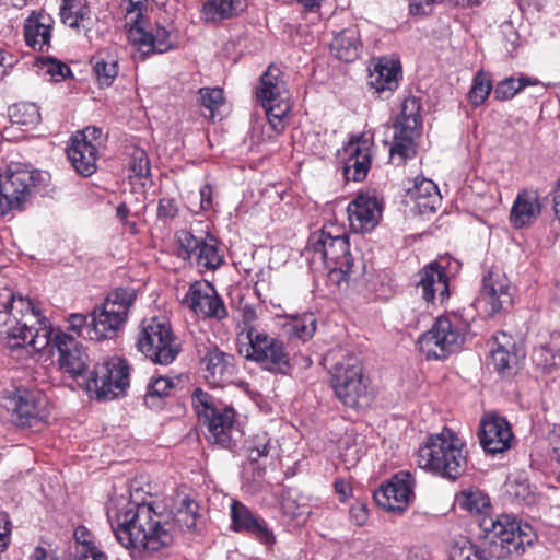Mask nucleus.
<instances>
[{
  "instance_id": "f257e3e1",
  "label": "nucleus",
  "mask_w": 560,
  "mask_h": 560,
  "mask_svg": "<svg viewBox=\"0 0 560 560\" xmlns=\"http://www.w3.org/2000/svg\"><path fill=\"white\" fill-rule=\"evenodd\" d=\"M0 336L11 350L32 348L39 352L49 345L59 351V366L73 380H81L84 388L89 355L70 335L49 326L39 303L21 295L9 288L0 289Z\"/></svg>"
},
{
  "instance_id": "f03ea898",
  "label": "nucleus",
  "mask_w": 560,
  "mask_h": 560,
  "mask_svg": "<svg viewBox=\"0 0 560 560\" xmlns=\"http://www.w3.org/2000/svg\"><path fill=\"white\" fill-rule=\"evenodd\" d=\"M107 516L118 542L137 552L160 551L176 536L175 525L156 513L151 503L127 502L121 511H107Z\"/></svg>"
},
{
  "instance_id": "7ed1b4c3",
  "label": "nucleus",
  "mask_w": 560,
  "mask_h": 560,
  "mask_svg": "<svg viewBox=\"0 0 560 560\" xmlns=\"http://www.w3.org/2000/svg\"><path fill=\"white\" fill-rule=\"evenodd\" d=\"M417 463L428 472L455 480L464 472L467 464L464 442L456 432L444 427L441 432L430 434L419 447Z\"/></svg>"
},
{
  "instance_id": "20e7f679",
  "label": "nucleus",
  "mask_w": 560,
  "mask_h": 560,
  "mask_svg": "<svg viewBox=\"0 0 560 560\" xmlns=\"http://www.w3.org/2000/svg\"><path fill=\"white\" fill-rule=\"evenodd\" d=\"M307 252L312 260H320L329 270V278L337 284L347 282L355 273L353 258L350 253L349 236L336 224H326L311 234Z\"/></svg>"
},
{
  "instance_id": "39448f33",
  "label": "nucleus",
  "mask_w": 560,
  "mask_h": 560,
  "mask_svg": "<svg viewBox=\"0 0 560 560\" xmlns=\"http://www.w3.org/2000/svg\"><path fill=\"white\" fill-rule=\"evenodd\" d=\"M329 355L336 360L329 370L336 397L353 409L366 407L372 400V392L360 359L342 350L331 351Z\"/></svg>"
},
{
  "instance_id": "423d86ee",
  "label": "nucleus",
  "mask_w": 560,
  "mask_h": 560,
  "mask_svg": "<svg viewBox=\"0 0 560 560\" xmlns=\"http://www.w3.org/2000/svg\"><path fill=\"white\" fill-rule=\"evenodd\" d=\"M191 404L201 421L208 429V439L222 448H232L241 438L235 427V412L224 406L209 393L196 388L191 395Z\"/></svg>"
},
{
  "instance_id": "0eeeda50",
  "label": "nucleus",
  "mask_w": 560,
  "mask_h": 560,
  "mask_svg": "<svg viewBox=\"0 0 560 560\" xmlns=\"http://www.w3.org/2000/svg\"><path fill=\"white\" fill-rule=\"evenodd\" d=\"M136 296L132 288H117L110 292L104 303L93 310L86 337L91 340L113 338L125 326Z\"/></svg>"
},
{
  "instance_id": "6e6552de",
  "label": "nucleus",
  "mask_w": 560,
  "mask_h": 560,
  "mask_svg": "<svg viewBox=\"0 0 560 560\" xmlns=\"http://www.w3.org/2000/svg\"><path fill=\"white\" fill-rule=\"evenodd\" d=\"M256 95L266 112L270 128L282 133L289 121L291 104L280 68L272 65L268 67L260 77Z\"/></svg>"
},
{
  "instance_id": "1a4fd4ad",
  "label": "nucleus",
  "mask_w": 560,
  "mask_h": 560,
  "mask_svg": "<svg viewBox=\"0 0 560 560\" xmlns=\"http://www.w3.org/2000/svg\"><path fill=\"white\" fill-rule=\"evenodd\" d=\"M247 336L248 338L242 337V341L236 343L240 355L272 373H284L289 369L290 354L281 339L264 330L255 335L249 332Z\"/></svg>"
},
{
  "instance_id": "9d476101",
  "label": "nucleus",
  "mask_w": 560,
  "mask_h": 560,
  "mask_svg": "<svg viewBox=\"0 0 560 560\" xmlns=\"http://www.w3.org/2000/svg\"><path fill=\"white\" fill-rule=\"evenodd\" d=\"M130 369L120 357H112L97 363L89 377L84 378V389L97 400H112L119 397L129 386Z\"/></svg>"
},
{
  "instance_id": "9b49d317",
  "label": "nucleus",
  "mask_w": 560,
  "mask_h": 560,
  "mask_svg": "<svg viewBox=\"0 0 560 560\" xmlns=\"http://www.w3.org/2000/svg\"><path fill=\"white\" fill-rule=\"evenodd\" d=\"M3 406L10 420L20 428H39L50 417L48 397L38 390L18 388L3 395Z\"/></svg>"
},
{
  "instance_id": "f8f14e48",
  "label": "nucleus",
  "mask_w": 560,
  "mask_h": 560,
  "mask_svg": "<svg viewBox=\"0 0 560 560\" xmlns=\"http://www.w3.org/2000/svg\"><path fill=\"white\" fill-rule=\"evenodd\" d=\"M137 348L152 362L167 365L178 355L180 343L167 322L151 318L141 326Z\"/></svg>"
},
{
  "instance_id": "ddd939ff",
  "label": "nucleus",
  "mask_w": 560,
  "mask_h": 560,
  "mask_svg": "<svg viewBox=\"0 0 560 560\" xmlns=\"http://www.w3.org/2000/svg\"><path fill=\"white\" fill-rule=\"evenodd\" d=\"M421 100L417 96H408L400 106V113L394 122L393 143L389 149L390 156H398L400 161L416 155V138L419 137L422 127Z\"/></svg>"
},
{
  "instance_id": "4468645a",
  "label": "nucleus",
  "mask_w": 560,
  "mask_h": 560,
  "mask_svg": "<svg viewBox=\"0 0 560 560\" xmlns=\"http://www.w3.org/2000/svg\"><path fill=\"white\" fill-rule=\"evenodd\" d=\"M464 342L459 322L440 316L429 330L418 338V349L427 360H444L456 352Z\"/></svg>"
},
{
  "instance_id": "2eb2a0df",
  "label": "nucleus",
  "mask_w": 560,
  "mask_h": 560,
  "mask_svg": "<svg viewBox=\"0 0 560 560\" xmlns=\"http://www.w3.org/2000/svg\"><path fill=\"white\" fill-rule=\"evenodd\" d=\"M480 526L487 537L498 539L509 553L522 555L537 538L529 524L522 523L512 515L502 514L497 518L486 516Z\"/></svg>"
},
{
  "instance_id": "dca6fc26",
  "label": "nucleus",
  "mask_w": 560,
  "mask_h": 560,
  "mask_svg": "<svg viewBox=\"0 0 560 560\" xmlns=\"http://www.w3.org/2000/svg\"><path fill=\"white\" fill-rule=\"evenodd\" d=\"M178 256L183 259H195L199 268L215 270L223 262V253L218 240L207 234L205 238H198L187 230L176 234Z\"/></svg>"
},
{
  "instance_id": "f3484780",
  "label": "nucleus",
  "mask_w": 560,
  "mask_h": 560,
  "mask_svg": "<svg viewBox=\"0 0 560 560\" xmlns=\"http://www.w3.org/2000/svg\"><path fill=\"white\" fill-rule=\"evenodd\" d=\"M478 302L489 316H494L513 305V292L506 275L498 267L491 268L482 278Z\"/></svg>"
},
{
  "instance_id": "a211bd4d",
  "label": "nucleus",
  "mask_w": 560,
  "mask_h": 560,
  "mask_svg": "<svg viewBox=\"0 0 560 560\" xmlns=\"http://www.w3.org/2000/svg\"><path fill=\"white\" fill-rule=\"evenodd\" d=\"M415 479L409 471H399L382 486L375 493L376 503L384 510L401 513L409 506L415 498Z\"/></svg>"
},
{
  "instance_id": "6ab92c4d",
  "label": "nucleus",
  "mask_w": 560,
  "mask_h": 560,
  "mask_svg": "<svg viewBox=\"0 0 560 560\" xmlns=\"http://www.w3.org/2000/svg\"><path fill=\"white\" fill-rule=\"evenodd\" d=\"M183 303L194 313L221 320L228 316V311L214 287L208 281L192 283Z\"/></svg>"
},
{
  "instance_id": "aec40b11",
  "label": "nucleus",
  "mask_w": 560,
  "mask_h": 560,
  "mask_svg": "<svg viewBox=\"0 0 560 560\" xmlns=\"http://www.w3.org/2000/svg\"><path fill=\"white\" fill-rule=\"evenodd\" d=\"M350 226L355 233L373 230L382 217V205L370 194L358 195L347 208Z\"/></svg>"
},
{
  "instance_id": "412c9836",
  "label": "nucleus",
  "mask_w": 560,
  "mask_h": 560,
  "mask_svg": "<svg viewBox=\"0 0 560 560\" xmlns=\"http://www.w3.org/2000/svg\"><path fill=\"white\" fill-rule=\"evenodd\" d=\"M417 288L424 301L431 304H443L450 296L448 277L445 269L438 262L425 265L418 273Z\"/></svg>"
},
{
  "instance_id": "4be33fe9",
  "label": "nucleus",
  "mask_w": 560,
  "mask_h": 560,
  "mask_svg": "<svg viewBox=\"0 0 560 560\" xmlns=\"http://www.w3.org/2000/svg\"><path fill=\"white\" fill-rule=\"evenodd\" d=\"M372 141L364 135L352 137L345 147L347 159L343 165V176L347 180H363L371 165Z\"/></svg>"
},
{
  "instance_id": "5701e85b",
  "label": "nucleus",
  "mask_w": 560,
  "mask_h": 560,
  "mask_svg": "<svg viewBox=\"0 0 560 560\" xmlns=\"http://www.w3.org/2000/svg\"><path fill=\"white\" fill-rule=\"evenodd\" d=\"M128 39L143 57L164 54L176 47V36L171 30L160 24H156L151 31L136 28Z\"/></svg>"
},
{
  "instance_id": "b1692460",
  "label": "nucleus",
  "mask_w": 560,
  "mask_h": 560,
  "mask_svg": "<svg viewBox=\"0 0 560 560\" xmlns=\"http://www.w3.org/2000/svg\"><path fill=\"white\" fill-rule=\"evenodd\" d=\"M512 439V429L505 418L495 415H486L482 418L479 440L486 452L503 453L510 448Z\"/></svg>"
},
{
  "instance_id": "393cba45",
  "label": "nucleus",
  "mask_w": 560,
  "mask_h": 560,
  "mask_svg": "<svg viewBox=\"0 0 560 560\" xmlns=\"http://www.w3.org/2000/svg\"><path fill=\"white\" fill-rule=\"evenodd\" d=\"M231 518L234 532H247L265 545L275 544L276 537L266 521L252 513L242 502L234 500L231 503Z\"/></svg>"
},
{
  "instance_id": "a878e982",
  "label": "nucleus",
  "mask_w": 560,
  "mask_h": 560,
  "mask_svg": "<svg viewBox=\"0 0 560 560\" xmlns=\"http://www.w3.org/2000/svg\"><path fill=\"white\" fill-rule=\"evenodd\" d=\"M401 75L399 61L381 58L370 70L368 84L378 97L387 98L398 88Z\"/></svg>"
},
{
  "instance_id": "bb28decb",
  "label": "nucleus",
  "mask_w": 560,
  "mask_h": 560,
  "mask_svg": "<svg viewBox=\"0 0 560 560\" xmlns=\"http://www.w3.org/2000/svg\"><path fill=\"white\" fill-rule=\"evenodd\" d=\"M233 357L217 347L208 348L200 364L205 378L213 386H222L234 373Z\"/></svg>"
},
{
  "instance_id": "cd10ccee",
  "label": "nucleus",
  "mask_w": 560,
  "mask_h": 560,
  "mask_svg": "<svg viewBox=\"0 0 560 560\" xmlns=\"http://www.w3.org/2000/svg\"><path fill=\"white\" fill-rule=\"evenodd\" d=\"M52 18L44 11H32L24 21V37L27 46L45 51L50 45Z\"/></svg>"
},
{
  "instance_id": "c85d7f7f",
  "label": "nucleus",
  "mask_w": 560,
  "mask_h": 560,
  "mask_svg": "<svg viewBox=\"0 0 560 560\" xmlns=\"http://www.w3.org/2000/svg\"><path fill=\"white\" fill-rule=\"evenodd\" d=\"M523 353L516 351L515 342L505 332H498L493 336L490 363L501 375H510L518 365Z\"/></svg>"
},
{
  "instance_id": "c756f323",
  "label": "nucleus",
  "mask_w": 560,
  "mask_h": 560,
  "mask_svg": "<svg viewBox=\"0 0 560 560\" xmlns=\"http://www.w3.org/2000/svg\"><path fill=\"white\" fill-rule=\"evenodd\" d=\"M541 208L542 205L537 190H522L517 194L511 209V224L516 229L533 224L539 217Z\"/></svg>"
},
{
  "instance_id": "7c9ffc66",
  "label": "nucleus",
  "mask_w": 560,
  "mask_h": 560,
  "mask_svg": "<svg viewBox=\"0 0 560 560\" xmlns=\"http://www.w3.org/2000/svg\"><path fill=\"white\" fill-rule=\"evenodd\" d=\"M67 155L73 168L83 176H91L96 171L97 143L72 138Z\"/></svg>"
},
{
  "instance_id": "2f4dec72",
  "label": "nucleus",
  "mask_w": 560,
  "mask_h": 560,
  "mask_svg": "<svg viewBox=\"0 0 560 560\" xmlns=\"http://www.w3.org/2000/svg\"><path fill=\"white\" fill-rule=\"evenodd\" d=\"M408 195L421 214L433 213L441 206L439 188L431 179L417 177L413 187L408 189Z\"/></svg>"
},
{
  "instance_id": "473e14b6",
  "label": "nucleus",
  "mask_w": 560,
  "mask_h": 560,
  "mask_svg": "<svg viewBox=\"0 0 560 560\" xmlns=\"http://www.w3.org/2000/svg\"><path fill=\"white\" fill-rule=\"evenodd\" d=\"M59 16L71 28H83L86 32L91 30L92 15L88 0H61Z\"/></svg>"
},
{
  "instance_id": "72a5a7b5",
  "label": "nucleus",
  "mask_w": 560,
  "mask_h": 560,
  "mask_svg": "<svg viewBox=\"0 0 560 560\" xmlns=\"http://www.w3.org/2000/svg\"><path fill=\"white\" fill-rule=\"evenodd\" d=\"M533 363L544 373L560 371V335L552 334L550 339L534 347L532 351Z\"/></svg>"
},
{
  "instance_id": "f704fd0d",
  "label": "nucleus",
  "mask_w": 560,
  "mask_h": 560,
  "mask_svg": "<svg viewBox=\"0 0 560 560\" xmlns=\"http://www.w3.org/2000/svg\"><path fill=\"white\" fill-rule=\"evenodd\" d=\"M335 56L345 62H352L359 58L362 48L359 30L354 26L339 32L330 44Z\"/></svg>"
},
{
  "instance_id": "c9c22d12",
  "label": "nucleus",
  "mask_w": 560,
  "mask_h": 560,
  "mask_svg": "<svg viewBox=\"0 0 560 560\" xmlns=\"http://www.w3.org/2000/svg\"><path fill=\"white\" fill-rule=\"evenodd\" d=\"M245 8V0H208L202 5L201 19L209 23H218L238 15Z\"/></svg>"
},
{
  "instance_id": "e433bc0d",
  "label": "nucleus",
  "mask_w": 560,
  "mask_h": 560,
  "mask_svg": "<svg viewBox=\"0 0 560 560\" xmlns=\"http://www.w3.org/2000/svg\"><path fill=\"white\" fill-rule=\"evenodd\" d=\"M199 505L196 501L184 498L178 506L171 523L176 527V534L179 530H196L200 515L198 513Z\"/></svg>"
},
{
  "instance_id": "4c0bfd02",
  "label": "nucleus",
  "mask_w": 560,
  "mask_h": 560,
  "mask_svg": "<svg viewBox=\"0 0 560 560\" xmlns=\"http://www.w3.org/2000/svg\"><path fill=\"white\" fill-rule=\"evenodd\" d=\"M174 388V383L171 378L165 376L152 377L147 386L144 395V402L151 409H159L165 397L171 395Z\"/></svg>"
},
{
  "instance_id": "58836bf2",
  "label": "nucleus",
  "mask_w": 560,
  "mask_h": 560,
  "mask_svg": "<svg viewBox=\"0 0 560 560\" xmlns=\"http://www.w3.org/2000/svg\"><path fill=\"white\" fill-rule=\"evenodd\" d=\"M459 509L471 514H481L490 505L489 498L478 488H468L456 497Z\"/></svg>"
},
{
  "instance_id": "ea45409f",
  "label": "nucleus",
  "mask_w": 560,
  "mask_h": 560,
  "mask_svg": "<svg viewBox=\"0 0 560 560\" xmlns=\"http://www.w3.org/2000/svg\"><path fill=\"white\" fill-rule=\"evenodd\" d=\"M281 509L292 518L304 517L310 514L307 498L295 489H287L281 495Z\"/></svg>"
},
{
  "instance_id": "a19ab883",
  "label": "nucleus",
  "mask_w": 560,
  "mask_h": 560,
  "mask_svg": "<svg viewBox=\"0 0 560 560\" xmlns=\"http://www.w3.org/2000/svg\"><path fill=\"white\" fill-rule=\"evenodd\" d=\"M540 82L522 75L517 79L510 77L501 80L494 88V97L500 101H508L513 98L518 92L528 85H539Z\"/></svg>"
},
{
  "instance_id": "79ce46f5",
  "label": "nucleus",
  "mask_w": 560,
  "mask_h": 560,
  "mask_svg": "<svg viewBox=\"0 0 560 560\" xmlns=\"http://www.w3.org/2000/svg\"><path fill=\"white\" fill-rule=\"evenodd\" d=\"M240 319L236 324V343L242 341V337L248 338L247 334L260 331L257 327L256 322L258 320V313L256 307L253 305L245 303L241 304L238 307Z\"/></svg>"
},
{
  "instance_id": "37998d69",
  "label": "nucleus",
  "mask_w": 560,
  "mask_h": 560,
  "mask_svg": "<svg viewBox=\"0 0 560 560\" xmlns=\"http://www.w3.org/2000/svg\"><path fill=\"white\" fill-rule=\"evenodd\" d=\"M492 89L490 75L483 71H478L472 80V85L468 92V100L474 107L481 105L489 96Z\"/></svg>"
},
{
  "instance_id": "c03bdc74",
  "label": "nucleus",
  "mask_w": 560,
  "mask_h": 560,
  "mask_svg": "<svg viewBox=\"0 0 560 560\" xmlns=\"http://www.w3.org/2000/svg\"><path fill=\"white\" fill-rule=\"evenodd\" d=\"M224 103L223 90L220 88H200L198 90V104L209 112V118L214 117V113Z\"/></svg>"
},
{
  "instance_id": "a18cd8bd",
  "label": "nucleus",
  "mask_w": 560,
  "mask_h": 560,
  "mask_svg": "<svg viewBox=\"0 0 560 560\" xmlns=\"http://www.w3.org/2000/svg\"><path fill=\"white\" fill-rule=\"evenodd\" d=\"M272 448V440L268 433L262 432L256 434L248 442L246 452L247 457L252 463L259 462L260 458L267 457Z\"/></svg>"
},
{
  "instance_id": "49530a36",
  "label": "nucleus",
  "mask_w": 560,
  "mask_h": 560,
  "mask_svg": "<svg viewBox=\"0 0 560 560\" xmlns=\"http://www.w3.org/2000/svg\"><path fill=\"white\" fill-rule=\"evenodd\" d=\"M10 117L15 124L33 125L39 121L40 114L35 104L23 103L10 108Z\"/></svg>"
},
{
  "instance_id": "de8ad7c7",
  "label": "nucleus",
  "mask_w": 560,
  "mask_h": 560,
  "mask_svg": "<svg viewBox=\"0 0 560 560\" xmlns=\"http://www.w3.org/2000/svg\"><path fill=\"white\" fill-rule=\"evenodd\" d=\"M101 85L109 86L118 74V61L113 56L102 58L94 66Z\"/></svg>"
},
{
  "instance_id": "09e8293b",
  "label": "nucleus",
  "mask_w": 560,
  "mask_h": 560,
  "mask_svg": "<svg viewBox=\"0 0 560 560\" xmlns=\"http://www.w3.org/2000/svg\"><path fill=\"white\" fill-rule=\"evenodd\" d=\"M315 330L316 318L312 313L304 314L302 317L293 319L290 324L291 334L303 341L311 339Z\"/></svg>"
},
{
  "instance_id": "8fccbe9b",
  "label": "nucleus",
  "mask_w": 560,
  "mask_h": 560,
  "mask_svg": "<svg viewBox=\"0 0 560 560\" xmlns=\"http://www.w3.org/2000/svg\"><path fill=\"white\" fill-rule=\"evenodd\" d=\"M145 5L141 1L130 0L126 7V26H129V35L136 28L144 30Z\"/></svg>"
},
{
  "instance_id": "3c124183",
  "label": "nucleus",
  "mask_w": 560,
  "mask_h": 560,
  "mask_svg": "<svg viewBox=\"0 0 560 560\" xmlns=\"http://www.w3.org/2000/svg\"><path fill=\"white\" fill-rule=\"evenodd\" d=\"M451 557L452 560H494L488 549L480 548L471 542L460 548H454Z\"/></svg>"
},
{
  "instance_id": "603ef678",
  "label": "nucleus",
  "mask_w": 560,
  "mask_h": 560,
  "mask_svg": "<svg viewBox=\"0 0 560 560\" xmlns=\"http://www.w3.org/2000/svg\"><path fill=\"white\" fill-rule=\"evenodd\" d=\"M40 69L50 75L51 80L59 82L71 74L70 68L62 61L55 58H42L39 60Z\"/></svg>"
},
{
  "instance_id": "864d4df0",
  "label": "nucleus",
  "mask_w": 560,
  "mask_h": 560,
  "mask_svg": "<svg viewBox=\"0 0 560 560\" xmlns=\"http://www.w3.org/2000/svg\"><path fill=\"white\" fill-rule=\"evenodd\" d=\"M129 170L136 177H147L150 174V162L144 150L133 148L129 159Z\"/></svg>"
},
{
  "instance_id": "5fc2aeb1",
  "label": "nucleus",
  "mask_w": 560,
  "mask_h": 560,
  "mask_svg": "<svg viewBox=\"0 0 560 560\" xmlns=\"http://www.w3.org/2000/svg\"><path fill=\"white\" fill-rule=\"evenodd\" d=\"M279 135L280 133L270 128L269 124L267 127L255 125L250 138L253 143L259 145L275 142Z\"/></svg>"
},
{
  "instance_id": "6e6d98bb",
  "label": "nucleus",
  "mask_w": 560,
  "mask_h": 560,
  "mask_svg": "<svg viewBox=\"0 0 560 560\" xmlns=\"http://www.w3.org/2000/svg\"><path fill=\"white\" fill-rule=\"evenodd\" d=\"M178 213L177 202L174 199L162 198L159 201L158 217L161 220L174 219Z\"/></svg>"
},
{
  "instance_id": "4d7b16f0",
  "label": "nucleus",
  "mask_w": 560,
  "mask_h": 560,
  "mask_svg": "<svg viewBox=\"0 0 560 560\" xmlns=\"http://www.w3.org/2000/svg\"><path fill=\"white\" fill-rule=\"evenodd\" d=\"M369 518L368 506L363 502H355L350 508V520L357 526H363Z\"/></svg>"
},
{
  "instance_id": "13d9d810",
  "label": "nucleus",
  "mask_w": 560,
  "mask_h": 560,
  "mask_svg": "<svg viewBox=\"0 0 560 560\" xmlns=\"http://www.w3.org/2000/svg\"><path fill=\"white\" fill-rule=\"evenodd\" d=\"M88 317L81 313H73L69 315L68 318V329L75 332L78 336H85L84 331L86 332V328L90 327V325L86 324Z\"/></svg>"
},
{
  "instance_id": "bf43d9fd",
  "label": "nucleus",
  "mask_w": 560,
  "mask_h": 560,
  "mask_svg": "<svg viewBox=\"0 0 560 560\" xmlns=\"http://www.w3.org/2000/svg\"><path fill=\"white\" fill-rule=\"evenodd\" d=\"M77 560H107V558L96 547L85 545L83 548L77 549Z\"/></svg>"
},
{
  "instance_id": "052dcab7",
  "label": "nucleus",
  "mask_w": 560,
  "mask_h": 560,
  "mask_svg": "<svg viewBox=\"0 0 560 560\" xmlns=\"http://www.w3.org/2000/svg\"><path fill=\"white\" fill-rule=\"evenodd\" d=\"M10 521L5 513H0V552L9 545Z\"/></svg>"
},
{
  "instance_id": "680f3d73",
  "label": "nucleus",
  "mask_w": 560,
  "mask_h": 560,
  "mask_svg": "<svg viewBox=\"0 0 560 560\" xmlns=\"http://www.w3.org/2000/svg\"><path fill=\"white\" fill-rule=\"evenodd\" d=\"M74 539L78 545L77 549L83 548L85 545L89 547H95L92 541V534L85 527L80 526L74 530Z\"/></svg>"
},
{
  "instance_id": "e2e57ef3",
  "label": "nucleus",
  "mask_w": 560,
  "mask_h": 560,
  "mask_svg": "<svg viewBox=\"0 0 560 560\" xmlns=\"http://www.w3.org/2000/svg\"><path fill=\"white\" fill-rule=\"evenodd\" d=\"M102 136V130L96 127H88L83 129L82 131L78 132L73 139L75 140H85L91 141L92 143H96Z\"/></svg>"
},
{
  "instance_id": "0e129e2a",
  "label": "nucleus",
  "mask_w": 560,
  "mask_h": 560,
  "mask_svg": "<svg viewBox=\"0 0 560 560\" xmlns=\"http://www.w3.org/2000/svg\"><path fill=\"white\" fill-rule=\"evenodd\" d=\"M410 12L412 14H427L431 11V7L438 0H409Z\"/></svg>"
},
{
  "instance_id": "69168bd1",
  "label": "nucleus",
  "mask_w": 560,
  "mask_h": 560,
  "mask_svg": "<svg viewBox=\"0 0 560 560\" xmlns=\"http://www.w3.org/2000/svg\"><path fill=\"white\" fill-rule=\"evenodd\" d=\"M200 207L203 210H210L213 207V188L211 185H205L200 188Z\"/></svg>"
},
{
  "instance_id": "338daca9",
  "label": "nucleus",
  "mask_w": 560,
  "mask_h": 560,
  "mask_svg": "<svg viewBox=\"0 0 560 560\" xmlns=\"http://www.w3.org/2000/svg\"><path fill=\"white\" fill-rule=\"evenodd\" d=\"M129 213H130V210L125 202L119 203L117 206L116 215L119 219V221L124 224H128L130 226L131 233H136L137 232L136 223L128 222Z\"/></svg>"
},
{
  "instance_id": "774afa93",
  "label": "nucleus",
  "mask_w": 560,
  "mask_h": 560,
  "mask_svg": "<svg viewBox=\"0 0 560 560\" xmlns=\"http://www.w3.org/2000/svg\"><path fill=\"white\" fill-rule=\"evenodd\" d=\"M335 491L338 493L341 501H345L351 493L350 485L343 479H336L334 482Z\"/></svg>"
}]
</instances>
